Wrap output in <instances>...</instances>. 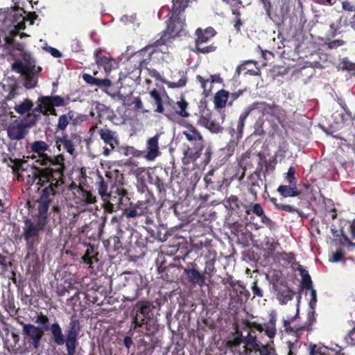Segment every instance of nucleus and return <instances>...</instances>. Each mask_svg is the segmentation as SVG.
I'll list each match as a JSON object with an SVG mask.
<instances>
[{
    "label": "nucleus",
    "mask_w": 355,
    "mask_h": 355,
    "mask_svg": "<svg viewBox=\"0 0 355 355\" xmlns=\"http://www.w3.org/2000/svg\"><path fill=\"white\" fill-rule=\"evenodd\" d=\"M184 251L182 256L176 255L173 258L174 262L168 265L166 263L165 255L164 254H159L156 260L158 270L159 272H164L166 269L173 267L182 269V275L190 284L193 286L198 285L202 287L205 284V275L202 274V272L199 271L198 264L196 261L186 262V259L189 257V251L187 249Z\"/></svg>",
    "instance_id": "obj_1"
},
{
    "label": "nucleus",
    "mask_w": 355,
    "mask_h": 355,
    "mask_svg": "<svg viewBox=\"0 0 355 355\" xmlns=\"http://www.w3.org/2000/svg\"><path fill=\"white\" fill-rule=\"evenodd\" d=\"M80 330L81 326L79 320L71 318L65 329V335L63 334L62 329L58 322L51 324V333L55 344L58 346L65 344L66 355H75Z\"/></svg>",
    "instance_id": "obj_2"
},
{
    "label": "nucleus",
    "mask_w": 355,
    "mask_h": 355,
    "mask_svg": "<svg viewBox=\"0 0 355 355\" xmlns=\"http://www.w3.org/2000/svg\"><path fill=\"white\" fill-rule=\"evenodd\" d=\"M32 173L28 176V183L38 186V189L47 187L60 188L64 184V172L54 167H44L32 165Z\"/></svg>",
    "instance_id": "obj_3"
},
{
    "label": "nucleus",
    "mask_w": 355,
    "mask_h": 355,
    "mask_svg": "<svg viewBox=\"0 0 355 355\" xmlns=\"http://www.w3.org/2000/svg\"><path fill=\"white\" fill-rule=\"evenodd\" d=\"M30 150L33 155L28 158L34 160L33 164L44 166L54 167L55 169L64 171L65 158L62 154L56 156H51L46 153L49 149V146L44 141L37 140L30 144Z\"/></svg>",
    "instance_id": "obj_4"
},
{
    "label": "nucleus",
    "mask_w": 355,
    "mask_h": 355,
    "mask_svg": "<svg viewBox=\"0 0 355 355\" xmlns=\"http://www.w3.org/2000/svg\"><path fill=\"white\" fill-rule=\"evenodd\" d=\"M133 311H135V315L130 329H132L146 336L153 335L157 328L152 317L150 303L145 300L139 301L135 305Z\"/></svg>",
    "instance_id": "obj_5"
},
{
    "label": "nucleus",
    "mask_w": 355,
    "mask_h": 355,
    "mask_svg": "<svg viewBox=\"0 0 355 355\" xmlns=\"http://www.w3.org/2000/svg\"><path fill=\"white\" fill-rule=\"evenodd\" d=\"M168 49L164 44L157 45V40L151 44H148L135 53L127 61L125 69L128 73H135L139 77L141 69L148 67L153 58V55L157 52L165 53Z\"/></svg>",
    "instance_id": "obj_6"
},
{
    "label": "nucleus",
    "mask_w": 355,
    "mask_h": 355,
    "mask_svg": "<svg viewBox=\"0 0 355 355\" xmlns=\"http://www.w3.org/2000/svg\"><path fill=\"white\" fill-rule=\"evenodd\" d=\"M182 134L190 144L184 150V157L192 161L197 160L201 156L202 150L205 147V141L202 135L192 125L187 126V129L183 131Z\"/></svg>",
    "instance_id": "obj_7"
},
{
    "label": "nucleus",
    "mask_w": 355,
    "mask_h": 355,
    "mask_svg": "<svg viewBox=\"0 0 355 355\" xmlns=\"http://www.w3.org/2000/svg\"><path fill=\"white\" fill-rule=\"evenodd\" d=\"M189 103L183 96L173 99L166 95V107L163 114L170 121L178 122L180 119L190 116Z\"/></svg>",
    "instance_id": "obj_8"
},
{
    "label": "nucleus",
    "mask_w": 355,
    "mask_h": 355,
    "mask_svg": "<svg viewBox=\"0 0 355 355\" xmlns=\"http://www.w3.org/2000/svg\"><path fill=\"white\" fill-rule=\"evenodd\" d=\"M217 34L216 31L211 26L206 28H198L195 31V47L194 52L197 54H207L216 50L217 46L214 43L205 46L211 39Z\"/></svg>",
    "instance_id": "obj_9"
},
{
    "label": "nucleus",
    "mask_w": 355,
    "mask_h": 355,
    "mask_svg": "<svg viewBox=\"0 0 355 355\" xmlns=\"http://www.w3.org/2000/svg\"><path fill=\"white\" fill-rule=\"evenodd\" d=\"M60 192V188L47 187L42 189L40 196L37 200V213L33 216L34 220H37L45 225L48 223V211L51 202V196H55Z\"/></svg>",
    "instance_id": "obj_10"
},
{
    "label": "nucleus",
    "mask_w": 355,
    "mask_h": 355,
    "mask_svg": "<svg viewBox=\"0 0 355 355\" xmlns=\"http://www.w3.org/2000/svg\"><path fill=\"white\" fill-rule=\"evenodd\" d=\"M24 224L21 236L25 240L27 248H32L39 243L40 232L46 225L37 220L33 221L28 218L24 220Z\"/></svg>",
    "instance_id": "obj_11"
},
{
    "label": "nucleus",
    "mask_w": 355,
    "mask_h": 355,
    "mask_svg": "<svg viewBox=\"0 0 355 355\" xmlns=\"http://www.w3.org/2000/svg\"><path fill=\"white\" fill-rule=\"evenodd\" d=\"M128 275L125 277V284L123 288V297L125 300L132 302L136 300L145 288L143 278L140 275L132 272H125Z\"/></svg>",
    "instance_id": "obj_12"
},
{
    "label": "nucleus",
    "mask_w": 355,
    "mask_h": 355,
    "mask_svg": "<svg viewBox=\"0 0 355 355\" xmlns=\"http://www.w3.org/2000/svg\"><path fill=\"white\" fill-rule=\"evenodd\" d=\"M37 105L32 109L31 113L40 114L46 116L49 114L56 116L55 107H61L66 105L64 98L60 96H41L37 99Z\"/></svg>",
    "instance_id": "obj_13"
},
{
    "label": "nucleus",
    "mask_w": 355,
    "mask_h": 355,
    "mask_svg": "<svg viewBox=\"0 0 355 355\" xmlns=\"http://www.w3.org/2000/svg\"><path fill=\"white\" fill-rule=\"evenodd\" d=\"M309 289L311 290V300L309 304L310 310L308 312L307 320L304 325L300 327H291L288 326L290 324V322L285 320L284 327H286V331L287 332H294L298 335L302 331H309L312 330V326L316 320L315 309L317 303V293L316 291L313 288Z\"/></svg>",
    "instance_id": "obj_14"
},
{
    "label": "nucleus",
    "mask_w": 355,
    "mask_h": 355,
    "mask_svg": "<svg viewBox=\"0 0 355 355\" xmlns=\"http://www.w3.org/2000/svg\"><path fill=\"white\" fill-rule=\"evenodd\" d=\"M20 324L22 326L24 344L28 345V348L38 349L44 336L43 329L31 323L21 322Z\"/></svg>",
    "instance_id": "obj_15"
},
{
    "label": "nucleus",
    "mask_w": 355,
    "mask_h": 355,
    "mask_svg": "<svg viewBox=\"0 0 355 355\" xmlns=\"http://www.w3.org/2000/svg\"><path fill=\"white\" fill-rule=\"evenodd\" d=\"M258 109L266 119L271 122L282 124L286 121V111L275 103L269 104L266 102L257 103Z\"/></svg>",
    "instance_id": "obj_16"
},
{
    "label": "nucleus",
    "mask_w": 355,
    "mask_h": 355,
    "mask_svg": "<svg viewBox=\"0 0 355 355\" xmlns=\"http://www.w3.org/2000/svg\"><path fill=\"white\" fill-rule=\"evenodd\" d=\"M101 139L105 144L103 155L108 156L110 153L119 145V135L116 131L110 130L107 125L98 130Z\"/></svg>",
    "instance_id": "obj_17"
},
{
    "label": "nucleus",
    "mask_w": 355,
    "mask_h": 355,
    "mask_svg": "<svg viewBox=\"0 0 355 355\" xmlns=\"http://www.w3.org/2000/svg\"><path fill=\"white\" fill-rule=\"evenodd\" d=\"M198 124L208 129L213 133H219L223 131V128L219 123L212 119L211 111L205 107L199 111Z\"/></svg>",
    "instance_id": "obj_18"
},
{
    "label": "nucleus",
    "mask_w": 355,
    "mask_h": 355,
    "mask_svg": "<svg viewBox=\"0 0 355 355\" xmlns=\"http://www.w3.org/2000/svg\"><path fill=\"white\" fill-rule=\"evenodd\" d=\"M8 153H3L1 155L2 163L5 164L8 167L12 168L14 174L18 173L22 168L25 161L15 156L14 149L11 147L8 148Z\"/></svg>",
    "instance_id": "obj_19"
},
{
    "label": "nucleus",
    "mask_w": 355,
    "mask_h": 355,
    "mask_svg": "<svg viewBox=\"0 0 355 355\" xmlns=\"http://www.w3.org/2000/svg\"><path fill=\"white\" fill-rule=\"evenodd\" d=\"M224 205L228 209L232 214L238 216L239 217H244L247 204H244L241 200L234 195H231L224 200Z\"/></svg>",
    "instance_id": "obj_20"
},
{
    "label": "nucleus",
    "mask_w": 355,
    "mask_h": 355,
    "mask_svg": "<svg viewBox=\"0 0 355 355\" xmlns=\"http://www.w3.org/2000/svg\"><path fill=\"white\" fill-rule=\"evenodd\" d=\"M23 13H25L23 8L15 6L6 15V19L10 20L14 24L16 31L24 30L26 28V17Z\"/></svg>",
    "instance_id": "obj_21"
},
{
    "label": "nucleus",
    "mask_w": 355,
    "mask_h": 355,
    "mask_svg": "<svg viewBox=\"0 0 355 355\" xmlns=\"http://www.w3.org/2000/svg\"><path fill=\"white\" fill-rule=\"evenodd\" d=\"M127 196V191L121 186L112 187L109 192L107 199L103 201L108 200L119 209L122 210L125 206L123 204V199Z\"/></svg>",
    "instance_id": "obj_22"
},
{
    "label": "nucleus",
    "mask_w": 355,
    "mask_h": 355,
    "mask_svg": "<svg viewBox=\"0 0 355 355\" xmlns=\"http://www.w3.org/2000/svg\"><path fill=\"white\" fill-rule=\"evenodd\" d=\"M141 216L140 214L133 205V203L130 202L128 207H124L123 209H122V214L119 218L116 216L112 217V222L116 220V222L121 223L127 220L128 223H132V225H136L135 220Z\"/></svg>",
    "instance_id": "obj_23"
},
{
    "label": "nucleus",
    "mask_w": 355,
    "mask_h": 355,
    "mask_svg": "<svg viewBox=\"0 0 355 355\" xmlns=\"http://www.w3.org/2000/svg\"><path fill=\"white\" fill-rule=\"evenodd\" d=\"M227 347L234 354L238 355H249L253 349L245 345V343L237 336L227 343Z\"/></svg>",
    "instance_id": "obj_24"
},
{
    "label": "nucleus",
    "mask_w": 355,
    "mask_h": 355,
    "mask_svg": "<svg viewBox=\"0 0 355 355\" xmlns=\"http://www.w3.org/2000/svg\"><path fill=\"white\" fill-rule=\"evenodd\" d=\"M205 182L207 187H210L211 189L222 191L223 189L227 187L230 182L228 180L222 177L219 178L214 175V171L209 172L205 177Z\"/></svg>",
    "instance_id": "obj_25"
},
{
    "label": "nucleus",
    "mask_w": 355,
    "mask_h": 355,
    "mask_svg": "<svg viewBox=\"0 0 355 355\" xmlns=\"http://www.w3.org/2000/svg\"><path fill=\"white\" fill-rule=\"evenodd\" d=\"M98 71H94V76L88 73L83 74V80L90 86H96L101 89H107L112 85V82L109 78L101 79L95 77Z\"/></svg>",
    "instance_id": "obj_26"
},
{
    "label": "nucleus",
    "mask_w": 355,
    "mask_h": 355,
    "mask_svg": "<svg viewBox=\"0 0 355 355\" xmlns=\"http://www.w3.org/2000/svg\"><path fill=\"white\" fill-rule=\"evenodd\" d=\"M149 94L156 106L155 111L157 113L163 114L166 107V98L167 95L165 90L163 89L162 92L160 90H157V89H153L149 92Z\"/></svg>",
    "instance_id": "obj_27"
},
{
    "label": "nucleus",
    "mask_w": 355,
    "mask_h": 355,
    "mask_svg": "<svg viewBox=\"0 0 355 355\" xmlns=\"http://www.w3.org/2000/svg\"><path fill=\"white\" fill-rule=\"evenodd\" d=\"M155 202V198L152 193L148 191L145 196V200H138L136 203H133V205L142 216L151 212L150 209Z\"/></svg>",
    "instance_id": "obj_28"
},
{
    "label": "nucleus",
    "mask_w": 355,
    "mask_h": 355,
    "mask_svg": "<svg viewBox=\"0 0 355 355\" xmlns=\"http://www.w3.org/2000/svg\"><path fill=\"white\" fill-rule=\"evenodd\" d=\"M158 140L159 136L157 135L148 139L146 143L147 152L144 156L148 161H153L160 155Z\"/></svg>",
    "instance_id": "obj_29"
},
{
    "label": "nucleus",
    "mask_w": 355,
    "mask_h": 355,
    "mask_svg": "<svg viewBox=\"0 0 355 355\" xmlns=\"http://www.w3.org/2000/svg\"><path fill=\"white\" fill-rule=\"evenodd\" d=\"M205 266L202 274L205 275V279H209L216 272V252L214 250H209L208 254L205 255Z\"/></svg>",
    "instance_id": "obj_30"
},
{
    "label": "nucleus",
    "mask_w": 355,
    "mask_h": 355,
    "mask_svg": "<svg viewBox=\"0 0 355 355\" xmlns=\"http://www.w3.org/2000/svg\"><path fill=\"white\" fill-rule=\"evenodd\" d=\"M266 12L267 16L274 22L283 21L284 16L287 12V9H284V4L279 3L272 4Z\"/></svg>",
    "instance_id": "obj_31"
},
{
    "label": "nucleus",
    "mask_w": 355,
    "mask_h": 355,
    "mask_svg": "<svg viewBox=\"0 0 355 355\" xmlns=\"http://www.w3.org/2000/svg\"><path fill=\"white\" fill-rule=\"evenodd\" d=\"M78 121V119L76 116V113L73 110H69L66 114L60 115L58 119V123L56 125V130L64 132L67 127L71 122L75 125Z\"/></svg>",
    "instance_id": "obj_32"
},
{
    "label": "nucleus",
    "mask_w": 355,
    "mask_h": 355,
    "mask_svg": "<svg viewBox=\"0 0 355 355\" xmlns=\"http://www.w3.org/2000/svg\"><path fill=\"white\" fill-rule=\"evenodd\" d=\"M96 63L98 67H103L105 73H110L114 68L115 62L113 58L103 55L101 51H96L94 53Z\"/></svg>",
    "instance_id": "obj_33"
},
{
    "label": "nucleus",
    "mask_w": 355,
    "mask_h": 355,
    "mask_svg": "<svg viewBox=\"0 0 355 355\" xmlns=\"http://www.w3.org/2000/svg\"><path fill=\"white\" fill-rule=\"evenodd\" d=\"M7 133L10 139L18 141L25 137L27 131L24 125L20 122L18 123H11L7 129Z\"/></svg>",
    "instance_id": "obj_34"
},
{
    "label": "nucleus",
    "mask_w": 355,
    "mask_h": 355,
    "mask_svg": "<svg viewBox=\"0 0 355 355\" xmlns=\"http://www.w3.org/2000/svg\"><path fill=\"white\" fill-rule=\"evenodd\" d=\"M309 355H337V353L322 343H310L308 345Z\"/></svg>",
    "instance_id": "obj_35"
},
{
    "label": "nucleus",
    "mask_w": 355,
    "mask_h": 355,
    "mask_svg": "<svg viewBox=\"0 0 355 355\" xmlns=\"http://www.w3.org/2000/svg\"><path fill=\"white\" fill-rule=\"evenodd\" d=\"M260 182L261 178L259 171H255L248 177V190L255 198L257 197L259 189L261 188L259 185Z\"/></svg>",
    "instance_id": "obj_36"
},
{
    "label": "nucleus",
    "mask_w": 355,
    "mask_h": 355,
    "mask_svg": "<svg viewBox=\"0 0 355 355\" xmlns=\"http://www.w3.org/2000/svg\"><path fill=\"white\" fill-rule=\"evenodd\" d=\"M122 234L123 232L119 230L116 235L111 236L107 240L103 241V244L108 251L110 250L118 251L123 248L122 243L120 241Z\"/></svg>",
    "instance_id": "obj_37"
},
{
    "label": "nucleus",
    "mask_w": 355,
    "mask_h": 355,
    "mask_svg": "<svg viewBox=\"0 0 355 355\" xmlns=\"http://www.w3.org/2000/svg\"><path fill=\"white\" fill-rule=\"evenodd\" d=\"M230 98V92L225 90L220 89L218 91L214 97V103L216 109L224 108L228 105Z\"/></svg>",
    "instance_id": "obj_38"
},
{
    "label": "nucleus",
    "mask_w": 355,
    "mask_h": 355,
    "mask_svg": "<svg viewBox=\"0 0 355 355\" xmlns=\"http://www.w3.org/2000/svg\"><path fill=\"white\" fill-rule=\"evenodd\" d=\"M6 44L8 48L10 49V53L17 52L18 55L24 58L28 55L25 50V45L24 43L19 42L14 38H7Z\"/></svg>",
    "instance_id": "obj_39"
},
{
    "label": "nucleus",
    "mask_w": 355,
    "mask_h": 355,
    "mask_svg": "<svg viewBox=\"0 0 355 355\" xmlns=\"http://www.w3.org/2000/svg\"><path fill=\"white\" fill-rule=\"evenodd\" d=\"M277 192L282 198L295 197L299 196L300 191L296 184L284 185L282 184L277 188Z\"/></svg>",
    "instance_id": "obj_40"
},
{
    "label": "nucleus",
    "mask_w": 355,
    "mask_h": 355,
    "mask_svg": "<svg viewBox=\"0 0 355 355\" xmlns=\"http://www.w3.org/2000/svg\"><path fill=\"white\" fill-rule=\"evenodd\" d=\"M98 253L96 251L94 246L90 245L82 257L83 261L88 264L89 267L93 268V264L98 261Z\"/></svg>",
    "instance_id": "obj_41"
},
{
    "label": "nucleus",
    "mask_w": 355,
    "mask_h": 355,
    "mask_svg": "<svg viewBox=\"0 0 355 355\" xmlns=\"http://www.w3.org/2000/svg\"><path fill=\"white\" fill-rule=\"evenodd\" d=\"M270 201L278 210L284 211L288 213H297V215L300 217H302L303 215V212L300 209L295 208L290 205L279 203L277 202V200L275 198H270Z\"/></svg>",
    "instance_id": "obj_42"
},
{
    "label": "nucleus",
    "mask_w": 355,
    "mask_h": 355,
    "mask_svg": "<svg viewBox=\"0 0 355 355\" xmlns=\"http://www.w3.org/2000/svg\"><path fill=\"white\" fill-rule=\"evenodd\" d=\"M252 330L250 331L247 336H243L242 333L239 331H236V334L245 343L247 346L250 347V349L254 350L257 347H259L261 343L257 340L256 336L252 334Z\"/></svg>",
    "instance_id": "obj_43"
},
{
    "label": "nucleus",
    "mask_w": 355,
    "mask_h": 355,
    "mask_svg": "<svg viewBox=\"0 0 355 355\" xmlns=\"http://www.w3.org/2000/svg\"><path fill=\"white\" fill-rule=\"evenodd\" d=\"M276 321L277 318L275 315H270L269 320L264 323V329L266 335L269 338H273L277 334V329H276Z\"/></svg>",
    "instance_id": "obj_44"
},
{
    "label": "nucleus",
    "mask_w": 355,
    "mask_h": 355,
    "mask_svg": "<svg viewBox=\"0 0 355 355\" xmlns=\"http://www.w3.org/2000/svg\"><path fill=\"white\" fill-rule=\"evenodd\" d=\"M41 119L40 114L28 112L21 120V123L26 128L33 127Z\"/></svg>",
    "instance_id": "obj_45"
},
{
    "label": "nucleus",
    "mask_w": 355,
    "mask_h": 355,
    "mask_svg": "<svg viewBox=\"0 0 355 355\" xmlns=\"http://www.w3.org/2000/svg\"><path fill=\"white\" fill-rule=\"evenodd\" d=\"M33 103L29 98H26L24 101L19 105H15L14 109L15 112L21 115H24L26 113H28L33 109Z\"/></svg>",
    "instance_id": "obj_46"
},
{
    "label": "nucleus",
    "mask_w": 355,
    "mask_h": 355,
    "mask_svg": "<svg viewBox=\"0 0 355 355\" xmlns=\"http://www.w3.org/2000/svg\"><path fill=\"white\" fill-rule=\"evenodd\" d=\"M246 207L247 209L245 210L244 218H246L251 214H254L257 217H259L261 215H263V213L264 212L263 207L259 203L250 202L249 204H247Z\"/></svg>",
    "instance_id": "obj_47"
},
{
    "label": "nucleus",
    "mask_w": 355,
    "mask_h": 355,
    "mask_svg": "<svg viewBox=\"0 0 355 355\" xmlns=\"http://www.w3.org/2000/svg\"><path fill=\"white\" fill-rule=\"evenodd\" d=\"M295 293L289 288L279 291L277 293V299L281 304H286L293 300Z\"/></svg>",
    "instance_id": "obj_48"
},
{
    "label": "nucleus",
    "mask_w": 355,
    "mask_h": 355,
    "mask_svg": "<svg viewBox=\"0 0 355 355\" xmlns=\"http://www.w3.org/2000/svg\"><path fill=\"white\" fill-rule=\"evenodd\" d=\"M35 322L40 325V329H43L44 334V331L49 330L51 331V325H50L49 318L42 313H40L36 316Z\"/></svg>",
    "instance_id": "obj_49"
},
{
    "label": "nucleus",
    "mask_w": 355,
    "mask_h": 355,
    "mask_svg": "<svg viewBox=\"0 0 355 355\" xmlns=\"http://www.w3.org/2000/svg\"><path fill=\"white\" fill-rule=\"evenodd\" d=\"M100 180L96 182L95 184L96 188L98 190V194L101 196V198L103 200L107 199L109 192H107L108 185L107 183L105 181V180L100 176Z\"/></svg>",
    "instance_id": "obj_50"
},
{
    "label": "nucleus",
    "mask_w": 355,
    "mask_h": 355,
    "mask_svg": "<svg viewBox=\"0 0 355 355\" xmlns=\"http://www.w3.org/2000/svg\"><path fill=\"white\" fill-rule=\"evenodd\" d=\"M347 325L352 329L348 331L347 334L344 338L345 342L351 346L355 345V322L354 320H348Z\"/></svg>",
    "instance_id": "obj_51"
},
{
    "label": "nucleus",
    "mask_w": 355,
    "mask_h": 355,
    "mask_svg": "<svg viewBox=\"0 0 355 355\" xmlns=\"http://www.w3.org/2000/svg\"><path fill=\"white\" fill-rule=\"evenodd\" d=\"M61 142L64 148L70 155H73L75 152V146L72 140L69 139L68 135H64L62 137H58V142Z\"/></svg>",
    "instance_id": "obj_52"
},
{
    "label": "nucleus",
    "mask_w": 355,
    "mask_h": 355,
    "mask_svg": "<svg viewBox=\"0 0 355 355\" xmlns=\"http://www.w3.org/2000/svg\"><path fill=\"white\" fill-rule=\"evenodd\" d=\"M83 295L86 300L90 303L96 304L98 305H101L103 303V300L98 297V292L96 290H89L86 293H84Z\"/></svg>",
    "instance_id": "obj_53"
},
{
    "label": "nucleus",
    "mask_w": 355,
    "mask_h": 355,
    "mask_svg": "<svg viewBox=\"0 0 355 355\" xmlns=\"http://www.w3.org/2000/svg\"><path fill=\"white\" fill-rule=\"evenodd\" d=\"M196 80L200 84V87L202 89L204 94L206 96H209L212 89V85H210L209 79H205L200 75H197Z\"/></svg>",
    "instance_id": "obj_54"
},
{
    "label": "nucleus",
    "mask_w": 355,
    "mask_h": 355,
    "mask_svg": "<svg viewBox=\"0 0 355 355\" xmlns=\"http://www.w3.org/2000/svg\"><path fill=\"white\" fill-rule=\"evenodd\" d=\"M151 182L155 186L157 189L160 193L166 194V184L164 180L159 176L155 175V177L150 178Z\"/></svg>",
    "instance_id": "obj_55"
},
{
    "label": "nucleus",
    "mask_w": 355,
    "mask_h": 355,
    "mask_svg": "<svg viewBox=\"0 0 355 355\" xmlns=\"http://www.w3.org/2000/svg\"><path fill=\"white\" fill-rule=\"evenodd\" d=\"M82 200L85 204H94L96 202V197L89 191L83 187L80 189Z\"/></svg>",
    "instance_id": "obj_56"
},
{
    "label": "nucleus",
    "mask_w": 355,
    "mask_h": 355,
    "mask_svg": "<svg viewBox=\"0 0 355 355\" xmlns=\"http://www.w3.org/2000/svg\"><path fill=\"white\" fill-rule=\"evenodd\" d=\"M11 337L12 343H9L8 340H4V348L10 352L15 349L19 341V336L17 333L12 332Z\"/></svg>",
    "instance_id": "obj_57"
},
{
    "label": "nucleus",
    "mask_w": 355,
    "mask_h": 355,
    "mask_svg": "<svg viewBox=\"0 0 355 355\" xmlns=\"http://www.w3.org/2000/svg\"><path fill=\"white\" fill-rule=\"evenodd\" d=\"M343 146L347 148V152L348 153H352L354 155V157L352 156H348L347 160H345L343 162V165L345 166H353L355 163V144H343Z\"/></svg>",
    "instance_id": "obj_58"
},
{
    "label": "nucleus",
    "mask_w": 355,
    "mask_h": 355,
    "mask_svg": "<svg viewBox=\"0 0 355 355\" xmlns=\"http://www.w3.org/2000/svg\"><path fill=\"white\" fill-rule=\"evenodd\" d=\"M248 114H249V112H243L240 115L239 119L238 121L236 122V132H237L238 136H239V137H241L243 133L244 123H245V121L247 116H248Z\"/></svg>",
    "instance_id": "obj_59"
},
{
    "label": "nucleus",
    "mask_w": 355,
    "mask_h": 355,
    "mask_svg": "<svg viewBox=\"0 0 355 355\" xmlns=\"http://www.w3.org/2000/svg\"><path fill=\"white\" fill-rule=\"evenodd\" d=\"M254 350L258 351L259 355H276L275 348L261 343Z\"/></svg>",
    "instance_id": "obj_60"
},
{
    "label": "nucleus",
    "mask_w": 355,
    "mask_h": 355,
    "mask_svg": "<svg viewBox=\"0 0 355 355\" xmlns=\"http://www.w3.org/2000/svg\"><path fill=\"white\" fill-rule=\"evenodd\" d=\"M187 82V78L185 75L182 74L181 78L178 81H170L168 83V86L171 88H178L184 87Z\"/></svg>",
    "instance_id": "obj_61"
},
{
    "label": "nucleus",
    "mask_w": 355,
    "mask_h": 355,
    "mask_svg": "<svg viewBox=\"0 0 355 355\" xmlns=\"http://www.w3.org/2000/svg\"><path fill=\"white\" fill-rule=\"evenodd\" d=\"M279 256L282 261H284L288 263L293 264L295 262V260H296L295 254L292 252H282Z\"/></svg>",
    "instance_id": "obj_62"
},
{
    "label": "nucleus",
    "mask_w": 355,
    "mask_h": 355,
    "mask_svg": "<svg viewBox=\"0 0 355 355\" xmlns=\"http://www.w3.org/2000/svg\"><path fill=\"white\" fill-rule=\"evenodd\" d=\"M341 64L343 70L348 71L351 74L355 75V62L344 59Z\"/></svg>",
    "instance_id": "obj_63"
},
{
    "label": "nucleus",
    "mask_w": 355,
    "mask_h": 355,
    "mask_svg": "<svg viewBox=\"0 0 355 355\" xmlns=\"http://www.w3.org/2000/svg\"><path fill=\"white\" fill-rule=\"evenodd\" d=\"M263 162L266 171L275 170V166L277 164V155H274L271 159L265 160Z\"/></svg>",
    "instance_id": "obj_64"
}]
</instances>
